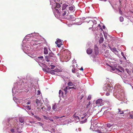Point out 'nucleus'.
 <instances>
[{"instance_id":"obj_1","label":"nucleus","mask_w":133,"mask_h":133,"mask_svg":"<svg viewBox=\"0 0 133 133\" xmlns=\"http://www.w3.org/2000/svg\"><path fill=\"white\" fill-rule=\"evenodd\" d=\"M95 130L99 133H105L107 132V130L105 127H98L97 129H95Z\"/></svg>"},{"instance_id":"obj_2","label":"nucleus","mask_w":133,"mask_h":133,"mask_svg":"<svg viewBox=\"0 0 133 133\" xmlns=\"http://www.w3.org/2000/svg\"><path fill=\"white\" fill-rule=\"evenodd\" d=\"M77 97L78 99L80 101V102H84L85 98V94L84 92L80 93L78 94Z\"/></svg>"},{"instance_id":"obj_3","label":"nucleus","mask_w":133,"mask_h":133,"mask_svg":"<svg viewBox=\"0 0 133 133\" xmlns=\"http://www.w3.org/2000/svg\"><path fill=\"white\" fill-rule=\"evenodd\" d=\"M114 127L113 125H111L110 124L108 123L107 125V127L106 128L107 130V133L109 132L113 131L112 129Z\"/></svg>"},{"instance_id":"obj_4","label":"nucleus","mask_w":133,"mask_h":133,"mask_svg":"<svg viewBox=\"0 0 133 133\" xmlns=\"http://www.w3.org/2000/svg\"><path fill=\"white\" fill-rule=\"evenodd\" d=\"M96 103L98 106H102L104 105V103L102 102V100L101 99H98L96 101Z\"/></svg>"},{"instance_id":"obj_5","label":"nucleus","mask_w":133,"mask_h":133,"mask_svg":"<svg viewBox=\"0 0 133 133\" xmlns=\"http://www.w3.org/2000/svg\"><path fill=\"white\" fill-rule=\"evenodd\" d=\"M104 90H105L109 92H111L113 90V88L111 87L106 86L104 88Z\"/></svg>"},{"instance_id":"obj_6","label":"nucleus","mask_w":133,"mask_h":133,"mask_svg":"<svg viewBox=\"0 0 133 133\" xmlns=\"http://www.w3.org/2000/svg\"><path fill=\"white\" fill-rule=\"evenodd\" d=\"M55 43L57 44V46L58 47H60L61 45H62V42L59 39H58L55 42Z\"/></svg>"},{"instance_id":"obj_7","label":"nucleus","mask_w":133,"mask_h":133,"mask_svg":"<svg viewBox=\"0 0 133 133\" xmlns=\"http://www.w3.org/2000/svg\"><path fill=\"white\" fill-rule=\"evenodd\" d=\"M94 25V23L92 21H89L88 24V27H89V29H91V28L93 27V25Z\"/></svg>"},{"instance_id":"obj_8","label":"nucleus","mask_w":133,"mask_h":133,"mask_svg":"<svg viewBox=\"0 0 133 133\" xmlns=\"http://www.w3.org/2000/svg\"><path fill=\"white\" fill-rule=\"evenodd\" d=\"M52 8L53 11L54 12L57 13V14H58V15H60L61 13L59 11V10L58 9H57V8H56L53 7V6H52Z\"/></svg>"},{"instance_id":"obj_9","label":"nucleus","mask_w":133,"mask_h":133,"mask_svg":"<svg viewBox=\"0 0 133 133\" xmlns=\"http://www.w3.org/2000/svg\"><path fill=\"white\" fill-rule=\"evenodd\" d=\"M94 50L95 54L96 55H97L98 54V49L97 45H95L94 46Z\"/></svg>"},{"instance_id":"obj_10","label":"nucleus","mask_w":133,"mask_h":133,"mask_svg":"<svg viewBox=\"0 0 133 133\" xmlns=\"http://www.w3.org/2000/svg\"><path fill=\"white\" fill-rule=\"evenodd\" d=\"M36 103L37 104V107L40 105V107L41 106V105L42 104V103H41L40 102V101L39 99H36Z\"/></svg>"},{"instance_id":"obj_11","label":"nucleus","mask_w":133,"mask_h":133,"mask_svg":"<svg viewBox=\"0 0 133 133\" xmlns=\"http://www.w3.org/2000/svg\"><path fill=\"white\" fill-rule=\"evenodd\" d=\"M110 48V49L111 50L112 52H116L117 53H118V51L115 48H111V47L109 46Z\"/></svg>"},{"instance_id":"obj_12","label":"nucleus","mask_w":133,"mask_h":133,"mask_svg":"<svg viewBox=\"0 0 133 133\" xmlns=\"http://www.w3.org/2000/svg\"><path fill=\"white\" fill-rule=\"evenodd\" d=\"M92 52V50L90 48H88L87 50V52L88 54H91Z\"/></svg>"},{"instance_id":"obj_13","label":"nucleus","mask_w":133,"mask_h":133,"mask_svg":"<svg viewBox=\"0 0 133 133\" xmlns=\"http://www.w3.org/2000/svg\"><path fill=\"white\" fill-rule=\"evenodd\" d=\"M48 55L50 59H53L55 56V55L52 53H50Z\"/></svg>"},{"instance_id":"obj_14","label":"nucleus","mask_w":133,"mask_h":133,"mask_svg":"<svg viewBox=\"0 0 133 133\" xmlns=\"http://www.w3.org/2000/svg\"><path fill=\"white\" fill-rule=\"evenodd\" d=\"M104 41V38L103 37L102 35H101L100 38L99 40V44H101Z\"/></svg>"},{"instance_id":"obj_15","label":"nucleus","mask_w":133,"mask_h":133,"mask_svg":"<svg viewBox=\"0 0 133 133\" xmlns=\"http://www.w3.org/2000/svg\"><path fill=\"white\" fill-rule=\"evenodd\" d=\"M44 53L45 54H47L48 53V50L46 47H44Z\"/></svg>"},{"instance_id":"obj_16","label":"nucleus","mask_w":133,"mask_h":133,"mask_svg":"<svg viewBox=\"0 0 133 133\" xmlns=\"http://www.w3.org/2000/svg\"><path fill=\"white\" fill-rule=\"evenodd\" d=\"M78 112H76L73 115V116L77 119H79V117L77 116V115H78Z\"/></svg>"},{"instance_id":"obj_17","label":"nucleus","mask_w":133,"mask_h":133,"mask_svg":"<svg viewBox=\"0 0 133 133\" xmlns=\"http://www.w3.org/2000/svg\"><path fill=\"white\" fill-rule=\"evenodd\" d=\"M82 119H84L85 120H82L81 121V122H82V123H84L86 122L87 121V119L86 117L84 116L83 117H81Z\"/></svg>"},{"instance_id":"obj_18","label":"nucleus","mask_w":133,"mask_h":133,"mask_svg":"<svg viewBox=\"0 0 133 133\" xmlns=\"http://www.w3.org/2000/svg\"><path fill=\"white\" fill-rule=\"evenodd\" d=\"M55 4V6L54 7L56 8H59L61 7V5L59 3H56Z\"/></svg>"},{"instance_id":"obj_19","label":"nucleus","mask_w":133,"mask_h":133,"mask_svg":"<svg viewBox=\"0 0 133 133\" xmlns=\"http://www.w3.org/2000/svg\"><path fill=\"white\" fill-rule=\"evenodd\" d=\"M68 6V5L65 4H64L63 5L62 8V10H65L66 7Z\"/></svg>"},{"instance_id":"obj_20","label":"nucleus","mask_w":133,"mask_h":133,"mask_svg":"<svg viewBox=\"0 0 133 133\" xmlns=\"http://www.w3.org/2000/svg\"><path fill=\"white\" fill-rule=\"evenodd\" d=\"M57 108V105L56 104H55L53 105L52 107V109L54 111H55L56 110Z\"/></svg>"},{"instance_id":"obj_21","label":"nucleus","mask_w":133,"mask_h":133,"mask_svg":"<svg viewBox=\"0 0 133 133\" xmlns=\"http://www.w3.org/2000/svg\"><path fill=\"white\" fill-rule=\"evenodd\" d=\"M34 117L39 121H41V118L39 117L38 116L34 115Z\"/></svg>"},{"instance_id":"obj_22","label":"nucleus","mask_w":133,"mask_h":133,"mask_svg":"<svg viewBox=\"0 0 133 133\" xmlns=\"http://www.w3.org/2000/svg\"><path fill=\"white\" fill-rule=\"evenodd\" d=\"M50 58H49V56L48 55V56H46L45 57V59L47 62H49L50 61Z\"/></svg>"},{"instance_id":"obj_23","label":"nucleus","mask_w":133,"mask_h":133,"mask_svg":"<svg viewBox=\"0 0 133 133\" xmlns=\"http://www.w3.org/2000/svg\"><path fill=\"white\" fill-rule=\"evenodd\" d=\"M19 121L21 123H23L24 122V119L23 118H20Z\"/></svg>"},{"instance_id":"obj_24","label":"nucleus","mask_w":133,"mask_h":133,"mask_svg":"<svg viewBox=\"0 0 133 133\" xmlns=\"http://www.w3.org/2000/svg\"><path fill=\"white\" fill-rule=\"evenodd\" d=\"M67 85L69 86H72L73 85V84L72 82H68Z\"/></svg>"},{"instance_id":"obj_25","label":"nucleus","mask_w":133,"mask_h":133,"mask_svg":"<svg viewBox=\"0 0 133 133\" xmlns=\"http://www.w3.org/2000/svg\"><path fill=\"white\" fill-rule=\"evenodd\" d=\"M120 69H121V70L118 69H117V68H116L115 69L116 70H117L118 72H122V70H123V68L122 67H120Z\"/></svg>"},{"instance_id":"obj_26","label":"nucleus","mask_w":133,"mask_h":133,"mask_svg":"<svg viewBox=\"0 0 133 133\" xmlns=\"http://www.w3.org/2000/svg\"><path fill=\"white\" fill-rule=\"evenodd\" d=\"M41 107V109H42V111H46V109L45 107L44 106H42V105Z\"/></svg>"},{"instance_id":"obj_27","label":"nucleus","mask_w":133,"mask_h":133,"mask_svg":"<svg viewBox=\"0 0 133 133\" xmlns=\"http://www.w3.org/2000/svg\"><path fill=\"white\" fill-rule=\"evenodd\" d=\"M74 9V7L73 6H71L69 7V9L70 10L72 11Z\"/></svg>"},{"instance_id":"obj_28","label":"nucleus","mask_w":133,"mask_h":133,"mask_svg":"<svg viewBox=\"0 0 133 133\" xmlns=\"http://www.w3.org/2000/svg\"><path fill=\"white\" fill-rule=\"evenodd\" d=\"M50 73L52 75H56V74L55 72L53 70H51L50 71Z\"/></svg>"},{"instance_id":"obj_29","label":"nucleus","mask_w":133,"mask_h":133,"mask_svg":"<svg viewBox=\"0 0 133 133\" xmlns=\"http://www.w3.org/2000/svg\"><path fill=\"white\" fill-rule=\"evenodd\" d=\"M26 108L27 109L30 110L31 109V107L29 105H26Z\"/></svg>"},{"instance_id":"obj_30","label":"nucleus","mask_w":133,"mask_h":133,"mask_svg":"<svg viewBox=\"0 0 133 133\" xmlns=\"http://www.w3.org/2000/svg\"><path fill=\"white\" fill-rule=\"evenodd\" d=\"M120 20L121 22H122L124 21V18L122 16H121L120 17Z\"/></svg>"},{"instance_id":"obj_31","label":"nucleus","mask_w":133,"mask_h":133,"mask_svg":"<svg viewBox=\"0 0 133 133\" xmlns=\"http://www.w3.org/2000/svg\"><path fill=\"white\" fill-rule=\"evenodd\" d=\"M52 70L55 72H57L59 71V70L58 69H54V70Z\"/></svg>"},{"instance_id":"obj_32","label":"nucleus","mask_w":133,"mask_h":133,"mask_svg":"<svg viewBox=\"0 0 133 133\" xmlns=\"http://www.w3.org/2000/svg\"><path fill=\"white\" fill-rule=\"evenodd\" d=\"M129 116L130 118H133V113H131L130 114Z\"/></svg>"},{"instance_id":"obj_33","label":"nucleus","mask_w":133,"mask_h":133,"mask_svg":"<svg viewBox=\"0 0 133 133\" xmlns=\"http://www.w3.org/2000/svg\"><path fill=\"white\" fill-rule=\"evenodd\" d=\"M65 117V116H61V117H59L58 116H55V118H56V119H57V118H62L63 117Z\"/></svg>"},{"instance_id":"obj_34","label":"nucleus","mask_w":133,"mask_h":133,"mask_svg":"<svg viewBox=\"0 0 133 133\" xmlns=\"http://www.w3.org/2000/svg\"><path fill=\"white\" fill-rule=\"evenodd\" d=\"M41 107H40V105L39 106H38L37 107V109H38V110L39 111H40L42 109H41Z\"/></svg>"},{"instance_id":"obj_35","label":"nucleus","mask_w":133,"mask_h":133,"mask_svg":"<svg viewBox=\"0 0 133 133\" xmlns=\"http://www.w3.org/2000/svg\"><path fill=\"white\" fill-rule=\"evenodd\" d=\"M118 110H119V112H120V114H123V111H121V110H120L119 109H118Z\"/></svg>"},{"instance_id":"obj_36","label":"nucleus","mask_w":133,"mask_h":133,"mask_svg":"<svg viewBox=\"0 0 133 133\" xmlns=\"http://www.w3.org/2000/svg\"><path fill=\"white\" fill-rule=\"evenodd\" d=\"M64 91L65 94L67 93V89H66V87L64 89Z\"/></svg>"},{"instance_id":"obj_37","label":"nucleus","mask_w":133,"mask_h":133,"mask_svg":"<svg viewBox=\"0 0 133 133\" xmlns=\"http://www.w3.org/2000/svg\"><path fill=\"white\" fill-rule=\"evenodd\" d=\"M75 68H73L72 70V71L73 73H75Z\"/></svg>"},{"instance_id":"obj_38","label":"nucleus","mask_w":133,"mask_h":133,"mask_svg":"<svg viewBox=\"0 0 133 133\" xmlns=\"http://www.w3.org/2000/svg\"><path fill=\"white\" fill-rule=\"evenodd\" d=\"M51 109V107L50 106H48L47 107V110L48 111H49Z\"/></svg>"},{"instance_id":"obj_39","label":"nucleus","mask_w":133,"mask_h":133,"mask_svg":"<svg viewBox=\"0 0 133 133\" xmlns=\"http://www.w3.org/2000/svg\"><path fill=\"white\" fill-rule=\"evenodd\" d=\"M59 94H61L62 95H63V92L61 90H60L59 91Z\"/></svg>"},{"instance_id":"obj_40","label":"nucleus","mask_w":133,"mask_h":133,"mask_svg":"<svg viewBox=\"0 0 133 133\" xmlns=\"http://www.w3.org/2000/svg\"><path fill=\"white\" fill-rule=\"evenodd\" d=\"M66 89H67V90H69L71 89V87H66Z\"/></svg>"},{"instance_id":"obj_41","label":"nucleus","mask_w":133,"mask_h":133,"mask_svg":"<svg viewBox=\"0 0 133 133\" xmlns=\"http://www.w3.org/2000/svg\"><path fill=\"white\" fill-rule=\"evenodd\" d=\"M66 11H64V13H63V14H62V15L63 16H64L66 14Z\"/></svg>"},{"instance_id":"obj_42","label":"nucleus","mask_w":133,"mask_h":133,"mask_svg":"<svg viewBox=\"0 0 133 133\" xmlns=\"http://www.w3.org/2000/svg\"><path fill=\"white\" fill-rule=\"evenodd\" d=\"M50 66L52 67L51 68V69H54V68L55 67V66L53 65H52L51 64L50 65Z\"/></svg>"},{"instance_id":"obj_43","label":"nucleus","mask_w":133,"mask_h":133,"mask_svg":"<svg viewBox=\"0 0 133 133\" xmlns=\"http://www.w3.org/2000/svg\"><path fill=\"white\" fill-rule=\"evenodd\" d=\"M28 87H30V85H31V83H30V82H28Z\"/></svg>"},{"instance_id":"obj_44","label":"nucleus","mask_w":133,"mask_h":133,"mask_svg":"<svg viewBox=\"0 0 133 133\" xmlns=\"http://www.w3.org/2000/svg\"><path fill=\"white\" fill-rule=\"evenodd\" d=\"M110 95V92H107L106 94V95L107 96H109Z\"/></svg>"},{"instance_id":"obj_45","label":"nucleus","mask_w":133,"mask_h":133,"mask_svg":"<svg viewBox=\"0 0 133 133\" xmlns=\"http://www.w3.org/2000/svg\"><path fill=\"white\" fill-rule=\"evenodd\" d=\"M113 126L114 127V128L112 129L113 130L114 129H116V128H116V127L117 126L116 125H113Z\"/></svg>"},{"instance_id":"obj_46","label":"nucleus","mask_w":133,"mask_h":133,"mask_svg":"<svg viewBox=\"0 0 133 133\" xmlns=\"http://www.w3.org/2000/svg\"><path fill=\"white\" fill-rule=\"evenodd\" d=\"M37 92H38V95H39L40 94L41 92L39 90H38L37 91Z\"/></svg>"},{"instance_id":"obj_47","label":"nucleus","mask_w":133,"mask_h":133,"mask_svg":"<svg viewBox=\"0 0 133 133\" xmlns=\"http://www.w3.org/2000/svg\"><path fill=\"white\" fill-rule=\"evenodd\" d=\"M11 131L12 132H14V129H11Z\"/></svg>"},{"instance_id":"obj_48","label":"nucleus","mask_w":133,"mask_h":133,"mask_svg":"<svg viewBox=\"0 0 133 133\" xmlns=\"http://www.w3.org/2000/svg\"><path fill=\"white\" fill-rule=\"evenodd\" d=\"M98 27H99L100 29H101L102 30V27L99 24H98Z\"/></svg>"},{"instance_id":"obj_49","label":"nucleus","mask_w":133,"mask_h":133,"mask_svg":"<svg viewBox=\"0 0 133 133\" xmlns=\"http://www.w3.org/2000/svg\"><path fill=\"white\" fill-rule=\"evenodd\" d=\"M43 58V57L42 56H41L40 57H38V58Z\"/></svg>"},{"instance_id":"obj_50","label":"nucleus","mask_w":133,"mask_h":133,"mask_svg":"<svg viewBox=\"0 0 133 133\" xmlns=\"http://www.w3.org/2000/svg\"><path fill=\"white\" fill-rule=\"evenodd\" d=\"M126 70H127V72L129 74V69H126Z\"/></svg>"},{"instance_id":"obj_51","label":"nucleus","mask_w":133,"mask_h":133,"mask_svg":"<svg viewBox=\"0 0 133 133\" xmlns=\"http://www.w3.org/2000/svg\"><path fill=\"white\" fill-rule=\"evenodd\" d=\"M43 117H44V118L45 119H47V117L45 116H44Z\"/></svg>"},{"instance_id":"obj_52","label":"nucleus","mask_w":133,"mask_h":133,"mask_svg":"<svg viewBox=\"0 0 133 133\" xmlns=\"http://www.w3.org/2000/svg\"><path fill=\"white\" fill-rule=\"evenodd\" d=\"M80 70H82V71H83V68L82 67L80 69Z\"/></svg>"},{"instance_id":"obj_53","label":"nucleus","mask_w":133,"mask_h":133,"mask_svg":"<svg viewBox=\"0 0 133 133\" xmlns=\"http://www.w3.org/2000/svg\"><path fill=\"white\" fill-rule=\"evenodd\" d=\"M30 102H29V101L28 102H27V104H30Z\"/></svg>"},{"instance_id":"obj_54","label":"nucleus","mask_w":133,"mask_h":133,"mask_svg":"<svg viewBox=\"0 0 133 133\" xmlns=\"http://www.w3.org/2000/svg\"><path fill=\"white\" fill-rule=\"evenodd\" d=\"M103 29H104L105 28V26L104 25H103Z\"/></svg>"},{"instance_id":"obj_55","label":"nucleus","mask_w":133,"mask_h":133,"mask_svg":"<svg viewBox=\"0 0 133 133\" xmlns=\"http://www.w3.org/2000/svg\"><path fill=\"white\" fill-rule=\"evenodd\" d=\"M39 124H40V125H43L42 124L41 122H39L38 123Z\"/></svg>"},{"instance_id":"obj_56","label":"nucleus","mask_w":133,"mask_h":133,"mask_svg":"<svg viewBox=\"0 0 133 133\" xmlns=\"http://www.w3.org/2000/svg\"><path fill=\"white\" fill-rule=\"evenodd\" d=\"M94 22H93L94 23H95V24H96V21L94 20Z\"/></svg>"},{"instance_id":"obj_57","label":"nucleus","mask_w":133,"mask_h":133,"mask_svg":"<svg viewBox=\"0 0 133 133\" xmlns=\"http://www.w3.org/2000/svg\"><path fill=\"white\" fill-rule=\"evenodd\" d=\"M104 36H105V38L107 39V36L105 35V34L104 35Z\"/></svg>"},{"instance_id":"obj_58","label":"nucleus","mask_w":133,"mask_h":133,"mask_svg":"<svg viewBox=\"0 0 133 133\" xmlns=\"http://www.w3.org/2000/svg\"><path fill=\"white\" fill-rule=\"evenodd\" d=\"M71 87V89L72 88H73V89H75V88L74 87Z\"/></svg>"},{"instance_id":"obj_59","label":"nucleus","mask_w":133,"mask_h":133,"mask_svg":"<svg viewBox=\"0 0 133 133\" xmlns=\"http://www.w3.org/2000/svg\"><path fill=\"white\" fill-rule=\"evenodd\" d=\"M50 121H53V119H50Z\"/></svg>"},{"instance_id":"obj_60","label":"nucleus","mask_w":133,"mask_h":133,"mask_svg":"<svg viewBox=\"0 0 133 133\" xmlns=\"http://www.w3.org/2000/svg\"><path fill=\"white\" fill-rule=\"evenodd\" d=\"M75 66V65H72V67H74V66Z\"/></svg>"},{"instance_id":"obj_61","label":"nucleus","mask_w":133,"mask_h":133,"mask_svg":"<svg viewBox=\"0 0 133 133\" xmlns=\"http://www.w3.org/2000/svg\"><path fill=\"white\" fill-rule=\"evenodd\" d=\"M96 127H97V126H98V124H96Z\"/></svg>"},{"instance_id":"obj_62","label":"nucleus","mask_w":133,"mask_h":133,"mask_svg":"<svg viewBox=\"0 0 133 133\" xmlns=\"http://www.w3.org/2000/svg\"><path fill=\"white\" fill-rule=\"evenodd\" d=\"M119 1L120 3H121V1H120V0H119Z\"/></svg>"},{"instance_id":"obj_63","label":"nucleus","mask_w":133,"mask_h":133,"mask_svg":"<svg viewBox=\"0 0 133 133\" xmlns=\"http://www.w3.org/2000/svg\"><path fill=\"white\" fill-rule=\"evenodd\" d=\"M132 73H133V69L132 70Z\"/></svg>"},{"instance_id":"obj_64","label":"nucleus","mask_w":133,"mask_h":133,"mask_svg":"<svg viewBox=\"0 0 133 133\" xmlns=\"http://www.w3.org/2000/svg\"><path fill=\"white\" fill-rule=\"evenodd\" d=\"M115 70V69H113V70Z\"/></svg>"}]
</instances>
